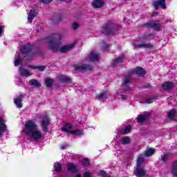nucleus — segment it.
I'll return each mask as SVG.
<instances>
[{"mask_svg": "<svg viewBox=\"0 0 177 177\" xmlns=\"http://www.w3.org/2000/svg\"><path fill=\"white\" fill-rule=\"evenodd\" d=\"M22 132L28 139L35 140L36 142L42 139V131L38 128L37 123L32 120L26 122L25 127Z\"/></svg>", "mask_w": 177, "mask_h": 177, "instance_id": "f257e3e1", "label": "nucleus"}, {"mask_svg": "<svg viewBox=\"0 0 177 177\" xmlns=\"http://www.w3.org/2000/svg\"><path fill=\"white\" fill-rule=\"evenodd\" d=\"M61 39L62 37H60L59 35H55L54 37H49L48 39V44L50 48L53 50H57L60 46V42H59V41Z\"/></svg>", "mask_w": 177, "mask_h": 177, "instance_id": "f03ea898", "label": "nucleus"}, {"mask_svg": "<svg viewBox=\"0 0 177 177\" xmlns=\"http://www.w3.org/2000/svg\"><path fill=\"white\" fill-rule=\"evenodd\" d=\"M104 32L105 34H107L108 35H110L111 34H113V32L115 31V30H118L117 28V25L113 24H108L104 28Z\"/></svg>", "mask_w": 177, "mask_h": 177, "instance_id": "7ed1b4c3", "label": "nucleus"}, {"mask_svg": "<svg viewBox=\"0 0 177 177\" xmlns=\"http://www.w3.org/2000/svg\"><path fill=\"white\" fill-rule=\"evenodd\" d=\"M133 46L136 48H138L139 49H153V46L151 44H147V43H142L138 44V42L135 41L132 44Z\"/></svg>", "mask_w": 177, "mask_h": 177, "instance_id": "20e7f679", "label": "nucleus"}, {"mask_svg": "<svg viewBox=\"0 0 177 177\" xmlns=\"http://www.w3.org/2000/svg\"><path fill=\"white\" fill-rule=\"evenodd\" d=\"M131 84V77L130 76H124L122 84V88L124 89V93L125 92H128L129 91V84Z\"/></svg>", "mask_w": 177, "mask_h": 177, "instance_id": "39448f33", "label": "nucleus"}, {"mask_svg": "<svg viewBox=\"0 0 177 177\" xmlns=\"http://www.w3.org/2000/svg\"><path fill=\"white\" fill-rule=\"evenodd\" d=\"M75 46V43H71L65 46L60 47V52L62 53H67V52H70V50L74 49Z\"/></svg>", "mask_w": 177, "mask_h": 177, "instance_id": "423d86ee", "label": "nucleus"}, {"mask_svg": "<svg viewBox=\"0 0 177 177\" xmlns=\"http://www.w3.org/2000/svg\"><path fill=\"white\" fill-rule=\"evenodd\" d=\"M41 127H43V131H46L48 127L49 126V118L48 115H44L41 121Z\"/></svg>", "mask_w": 177, "mask_h": 177, "instance_id": "0eeeda50", "label": "nucleus"}, {"mask_svg": "<svg viewBox=\"0 0 177 177\" xmlns=\"http://www.w3.org/2000/svg\"><path fill=\"white\" fill-rule=\"evenodd\" d=\"M153 6L155 9H158V8H162V9H167V6H165V0H158L153 3Z\"/></svg>", "mask_w": 177, "mask_h": 177, "instance_id": "6e6552de", "label": "nucleus"}, {"mask_svg": "<svg viewBox=\"0 0 177 177\" xmlns=\"http://www.w3.org/2000/svg\"><path fill=\"white\" fill-rule=\"evenodd\" d=\"M88 59L91 62H97L100 59V55L96 51H92L88 55Z\"/></svg>", "mask_w": 177, "mask_h": 177, "instance_id": "1a4fd4ad", "label": "nucleus"}, {"mask_svg": "<svg viewBox=\"0 0 177 177\" xmlns=\"http://www.w3.org/2000/svg\"><path fill=\"white\" fill-rule=\"evenodd\" d=\"M91 5L93 8H94V9L102 8V6H104V0H93Z\"/></svg>", "mask_w": 177, "mask_h": 177, "instance_id": "9d476101", "label": "nucleus"}, {"mask_svg": "<svg viewBox=\"0 0 177 177\" xmlns=\"http://www.w3.org/2000/svg\"><path fill=\"white\" fill-rule=\"evenodd\" d=\"M133 74H138L139 77H143V75H145L146 71L143 68L141 67H137L133 71Z\"/></svg>", "mask_w": 177, "mask_h": 177, "instance_id": "9b49d317", "label": "nucleus"}, {"mask_svg": "<svg viewBox=\"0 0 177 177\" xmlns=\"http://www.w3.org/2000/svg\"><path fill=\"white\" fill-rule=\"evenodd\" d=\"M135 175L137 177H145L146 176V170H145L142 167H137L135 172Z\"/></svg>", "mask_w": 177, "mask_h": 177, "instance_id": "f8f14e48", "label": "nucleus"}, {"mask_svg": "<svg viewBox=\"0 0 177 177\" xmlns=\"http://www.w3.org/2000/svg\"><path fill=\"white\" fill-rule=\"evenodd\" d=\"M148 26L149 27H151L154 30H156V31H159V30H161V24L159 22L152 21L148 23Z\"/></svg>", "mask_w": 177, "mask_h": 177, "instance_id": "ddd939ff", "label": "nucleus"}, {"mask_svg": "<svg viewBox=\"0 0 177 177\" xmlns=\"http://www.w3.org/2000/svg\"><path fill=\"white\" fill-rule=\"evenodd\" d=\"M75 70L77 71H88L89 70H92V66L91 65L83 64L82 66H76Z\"/></svg>", "mask_w": 177, "mask_h": 177, "instance_id": "4468645a", "label": "nucleus"}, {"mask_svg": "<svg viewBox=\"0 0 177 177\" xmlns=\"http://www.w3.org/2000/svg\"><path fill=\"white\" fill-rule=\"evenodd\" d=\"M6 131V124L3 122V119L0 117V138Z\"/></svg>", "mask_w": 177, "mask_h": 177, "instance_id": "2eb2a0df", "label": "nucleus"}, {"mask_svg": "<svg viewBox=\"0 0 177 177\" xmlns=\"http://www.w3.org/2000/svg\"><path fill=\"white\" fill-rule=\"evenodd\" d=\"M19 73L23 75V77H30V75H32V73L31 71L24 69L23 67L19 68Z\"/></svg>", "mask_w": 177, "mask_h": 177, "instance_id": "dca6fc26", "label": "nucleus"}, {"mask_svg": "<svg viewBox=\"0 0 177 177\" xmlns=\"http://www.w3.org/2000/svg\"><path fill=\"white\" fill-rule=\"evenodd\" d=\"M162 86L165 91H169V89H172L174 88V83L171 82H167L164 83Z\"/></svg>", "mask_w": 177, "mask_h": 177, "instance_id": "f3484780", "label": "nucleus"}, {"mask_svg": "<svg viewBox=\"0 0 177 177\" xmlns=\"http://www.w3.org/2000/svg\"><path fill=\"white\" fill-rule=\"evenodd\" d=\"M32 48L31 44H28L21 48V52H22V53H28V52L31 50Z\"/></svg>", "mask_w": 177, "mask_h": 177, "instance_id": "a211bd4d", "label": "nucleus"}, {"mask_svg": "<svg viewBox=\"0 0 177 177\" xmlns=\"http://www.w3.org/2000/svg\"><path fill=\"white\" fill-rule=\"evenodd\" d=\"M124 62V57H119L118 59L113 60L111 63L112 67H117L120 63H122Z\"/></svg>", "mask_w": 177, "mask_h": 177, "instance_id": "6ab92c4d", "label": "nucleus"}, {"mask_svg": "<svg viewBox=\"0 0 177 177\" xmlns=\"http://www.w3.org/2000/svg\"><path fill=\"white\" fill-rule=\"evenodd\" d=\"M35 16H37V13L35 11L31 10L28 16V21H29V23H32V20H34Z\"/></svg>", "mask_w": 177, "mask_h": 177, "instance_id": "aec40b11", "label": "nucleus"}, {"mask_svg": "<svg viewBox=\"0 0 177 177\" xmlns=\"http://www.w3.org/2000/svg\"><path fill=\"white\" fill-rule=\"evenodd\" d=\"M71 128H73V126L71 125V124L66 123L64 127L62 128V131H64V132H68L69 133H71V132H73V131H71Z\"/></svg>", "mask_w": 177, "mask_h": 177, "instance_id": "412c9836", "label": "nucleus"}, {"mask_svg": "<svg viewBox=\"0 0 177 177\" xmlns=\"http://www.w3.org/2000/svg\"><path fill=\"white\" fill-rule=\"evenodd\" d=\"M68 171H69L70 172H77V171H78V167H77V166H75V165L73 164V163H68Z\"/></svg>", "mask_w": 177, "mask_h": 177, "instance_id": "4be33fe9", "label": "nucleus"}, {"mask_svg": "<svg viewBox=\"0 0 177 177\" xmlns=\"http://www.w3.org/2000/svg\"><path fill=\"white\" fill-rule=\"evenodd\" d=\"M29 85H32L33 86H35V88H39L41 86V83L35 79L30 80L28 82Z\"/></svg>", "mask_w": 177, "mask_h": 177, "instance_id": "5701e85b", "label": "nucleus"}, {"mask_svg": "<svg viewBox=\"0 0 177 177\" xmlns=\"http://www.w3.org/2000/svg\"><path fill=\"white\" fill-rule=\"evenodd\" d=\"M177 116V111L175 109L171 110L168 113V117L170 120H174Z\"/></svg>", "mask_w": 177, "mask_h": 177, "instance_id": "b1692460", "label": "nucleus"}, {"mask_svg": "<svg viewBox=\"0 0 177 177\" xmlns=\"http://www.w3.org/2000/svg\"><path fill=\"white\" fill-rule=\"evenodd\" d=\"M171 174L174 176L177 177V161L173 162L172 164Z\"/></svg>", "mask_w": 177, "mask_h": 177, "instance_id": "393cba45", "label": "nucleus"}, {"mask_svg": "<svg viewBox=\"0 0 177 177\" xmlns=\"http://www.w3.org/2000/svg\"><path fill=\"white\" fill-rule=\"evenodd\" d=\"M14 102L18 109H21V107H23V105L21 104V96H19L17 98H15Z\"/></svg>", "mask_w": 177, "mask_h": 177, "instance_id": "a878e982", "label": "nucleus"}, {"mask_svg": "<svg viewBox=\"0 0 177 177\" xmlns=\"http://www.w3.org/2000/svg\"><path fill=\"white\" fill-rule=\"evenodd\" d=\"M154 153H156V149L153 148H149L145 151V157H150L151 156H153Z\"/></svg>", "mask_w": 177, "mask_h": 177, "instance_id": "bb28decb", "label": "nucleus"}, {"mask_svg": "<svg viewBox=\"0 0 177 177\" xmlns=\"http://www.w3.org/2000/svg\"><path fill=\"white\" fill-rule=\"evenodd\" d=\"M15 66H19L20 63H21V59H20V53H17L15 54Z\"/></svg>", "mask_w": 177, "mask_h": 177, "instance_id": "cd10ccee", "label": "nucleus"}, {"mask_svg": "<svg viewBox=\"0 0 177 177\" xmlns=\"http://www.w3.org/2000/svg\"><path fill=\"white\" fill-rule=\"evenodd\" d=\"M149 118V115H140L139 117L137 118V122H144Z\"/></svg>", "mask_w": 177, "mask_h": 177, "instance_id": "c85d7f7f", "label": "nucleus"}, {"mask_svg": "<svg viewBox=\"0 0 177 177\" xmlns=\"http://www.w3.org/2000/svg\"><path fill=\"white\" fill-rule=\"evenodd\" d=\"M45 84L48 88H52V85H53V80L50 77H47L45 79Z\"/></svg>", "mask_w": 177, "mask_h": 177, "instance_id": "c756f323", "label": "nucleus"}, {"mask_svg": "<svg viewBox=\"0 0 177 177\" xmlns=\"http://www.w3.org/2000/svg\"><path fill=\"white\" fill-rule=\"evenodd\" d=\"M71 133L72 135L80 136V135H83L84 131H82V130H81V129H77L72 131Z\"/></svg>", "mask_w": 177, "mask_h": 177, "instance_id": "7c9ffc66", "label": "nucleus"}, {"mask_svg": "<svg viewBox=\"0 0 177 177\" xmlns=\"http://www.w3.org/2000/svg\"><path fill=\"white\" fill-rule=\"evenodd\" d=\"M33 70H39V71H44L46 68V66H30Z\"/></svg>", "mask_w": 177, "mask_h": 177, "instance_id": "2f4dec72", "label": "nucleus"}, {"mask_svg": "<svg viewBox=\"0 0 177 177\" xmlns=\"http://www.w3.org/2000/svg\"><path fill=\"white\" fill-rule=\"evenodd\" d=\"M97 99H107V91H104L97 96Z\"/></svg>", "mask_w": 177, "mask_h": 177, "instance_id": "473e14b6", "label": "nucleus"}, {"mask_svg": "<svg viewBox=\"0 0 177 177\" xmlns=\"http://www.w3.org/2000/svg\"><path fill=\"white\" fill-rule=\"evenodd\" d=\"M144 158L142 156H140L137 160V167H140V165L143 164Z\"/></svg>", "mask_w": 177, "mask_h": 177, "instance_id": "72a5a7b5", "label": "nucleus"}, {"mask_svg": "<svg viewBox=\"0 0 177 177\" xmlns=\"http://www.w3.org/2000/svg\"><path fill=\"white\" fill-rule=\"evenodd\" d=\"M122 143L123 145H128V143H131V139H129V137H124L122 139Z\"/></svg>", "mask_w": 177, "mask_h": 177, "instance_id": "f704fd0d", "label": "nucleus"}, {"mask_svg": "<svg viewBox=\"0 0 177 177\" xmlns=\"http://www.w3.org/2000/svg\"><path fill=\"white\" fill-rule=\"evenodd\" d=\"M73 30H78L80 28V23L75 21L71 25Z\"/></svg>", "mask_w": 177, "mask_h": 177, "instance_id": "c9c22d12", "label": "nucleus"}, {"mask_svg": "<svg viewBox=\"0 0 177 177\" xmlns=\"http://www.w3.org/2000/svg\"><path fill=\"white\" fill-rule=\"evenodd\" d=\"M54 168L55 169V171H60V169H62V165H60V163H55L54 165Z\"/></svg>", "mask_w": 177, "mask_h": 177, "instance_id": "e433bc0d", "label": "nucleus"}, {"mask_svg": "<svg viewBox=\"0 0 177 177\" xmlns=\"http://www.w3.org/2000/svg\"><path fill=\"white\" fill-rule=\"evenodd\" d=\"M131 126H128L122 132L123 135H127V133H129V132L131 131Z\"/></svg>", "mask_w": 177, "mask_h": 177, "instance_id": "4c0bfd02", "label": "nucleus"}, {"mask_svg": "<svg viewBox=\"0 0 177 177\" xmlns=\"http://www.w3.org/2000/svg\"><path fill=\"white\" fill-rule=\"evenodd\" d=\"M59 81H62V82H67L70 81V79L67 77L60 76Z\"/></svg>", "mask_w": 177, "mask_h": 177, "instance_id": "58836bf2", "label": "nucleus"}, {"mask_svg": "<svg viewBox=\"0 0 177 177\" xmlns=\"http://www.w3.org/2000/svg\"><path fill=\"white\" fill-rule=\"evenodd\" d=\"M90 164L91 163L89 162V160L88 158L83 159V165L84 167H88Z\"/></svg>", "mask_w": 177, "mask_h": 177, "instance_id": "ea45409f", "label": "nucleus"}, {"mask_svg": "<svg viewBox=\"0 0 177 177\" xmlns=\"http://www.w3.org/2000/svg\"><path fill=\"white\" fill-rule=\"evenodd\" d=\"M100 176H102V177H106V171H102L101 172H100Z\"/></svg>", "mask_w": 177, "mask_h": 177, "instance_id": "a19ab883", "label": "nucleus"}, {"mask_svg": "<svg viewBox=\"0 0 177 177\" xmlns=\"http://www.w3.org/2000/svg\"><path fill=\"white\" fill-rule=\"evenodd\" d=\"M53 0H41L44 3H50Z\"/></svg>", "mask_w": 177, "mask_h": 177, "instance_id": "79ce46f5", "label": "nucleus"}, {"mask_svg": "<svg viewBox=\"0 0 177 177\" xmlns=\"http://www.w3.org/2000/svg\"><path fill=\"white\" fill-rule=\"evenodd\" d=\"M84 177H91V173L89 171H86V173H84Z\"/></svg>", "mask_w": 177, "mask_h": 177, "instance_id": "37998d69", "label": "nucleus"}, {"mask_svg": "<svg viewBox=\"0 0 177 177\" xmlns=\"http://www.w3.org/2000/svg\"><path fill=\"white\" fill-rule=\"evenodd\" d=\"M167 157H168V154H164L161 156V158L162 160H165L167 158Z\"/></svg>", "mask_w": 177, "mask_h": 177, "instance_id": "c03bdc74", "label": "nucleus"}, {"mask_svg": "<svg viewBox=\"0 0 177 177\" xmlns=\"http://www.w3.org/2000/svg\"><path fill=\"white\" fill-rule=\"evenodd\" d=\"M3 28H5V27L0 26V35L2 34V31H3Z\"/></svg>", "mask_w": 177, "mask_h": 177, "instance_id": "a18cd8bd", "label": "nucleus"}, {"mask_svg": "<svg viewBox=\"0 0 177 177\" xmlns=\"http://www.w3.org/2000/svg\"><path fill=\"white\" fill-rule=\"evenodd\" d=\"M60 1H65L66 2L69 3V2H71L73 0H60Z\"/></svg>", "mask_w": 177, "mask_h": 177, "instance_id": "49530a36", "label": "nucleus"}, {"mask_svg": "<svg viewBox=\"0 0 177 177\" xmlns=\"http://www.w3.org/2000/svg\"><path fill=\"white\" fill-rule=\"evenodd\" d=\"M157 15H158V12H154V13L153 14V16H157Z\"/></svg>", "mask_w": 177, "mask_h": 177, "instance_id": "de8ad7c7", "label": "nucleus"}, {"mask_svg": "<svg viewBox=\"0 0 177 177\" xmlns=\"http://www.w3.org/2000/svg\"><path fill=\"white\" fill-rule=\"evenodd\" d=\"M61 149H62V150H64V149H66V147H64V145H62V146L61 147Z\"/></svg>", "mask_w": 177, "mask_h": 177, "instance_id": "09e8293b", "label": "nucleus"}, {"mask_svg": "<svg viewBox=\"0 0 177 177\" xmlns=\"http://www.w3.org/2000/svg\"><path fill=\"white\" fill-rule=\"evenodd\" d=\"M122 99L125 100V95H122Z\"/></svg>", "mask_w": 177, "mask_h": 177, "instance_id": "8fccbe9b", "label": "nucleus"}, {"mask_svg": "<svg viewBox=\"0 0 177 177\" xmlns=\"http://www.w3.org/2000/svg\"><path fill=\"white\" fill-rule=\"evenodd\" d=\"M76 177H81V175L77 174V175H76Z\"/></svg>", "mask_w": 177, "mask_h": 177, "instance_id": "3c124183", "label": "nucleus"}, {"mask_svg": "<svg viewBox=\"0 0 177 177\" xmlns=\"http://www.w3.org/2000/svg\"><path fill=\"white\" fill-rule=\"evenodd\" d=\"M147 103H151V101H148L147 102Z\"/></svg>", "mask_w": 177, "mask_h": 177, "instance_id": "603ef678", "label": "nucleus"}]
</instances>
